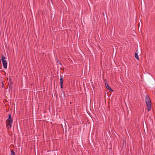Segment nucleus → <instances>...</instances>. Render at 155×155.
I'll return each instance as SVG.
<instances>
[{"instance_id": "nucleus-7", "label": "nucleus", "mask_w": 155, "mask_h": 155, "mask_svg": "<svg viewBox=\"0 0 155 155\" xmlns=\"http://www.w3.org/2000/svg\"><path fill=\"white\" fill-rule=\"evenodd\" d=\"M5 59H6V58L4 56V55H2L1 60H2V61H5Z\"/></svg>"}, {"instance_id": "nucleus-10", "label": "nucleus", "mask_w": 155, "mask_h": 155, "mask_svg": "<svg viewBox=\"0 0 155 155\" xmlns=\"http://www.w3.org/2000/svg\"><path fill=\"white\" fill-rule=\"evenodd\" d=\"M137 50H136V59L138 60H139V57L138 56V53L137 52Z\"/></svg>"}, {"instance_id": "nucleus-15", "label": "nucleus", "mask_w": 155, "mask_h": 155, "mask_svg": "<svg viewBox=\"0 0 155 155\" xmlns=\"http://www.w3.org/2000/svg\"><path fill=\"white\" fill-rule=\"evenodd\" d=\"M51 1H52V0H51Z\"/></svg>"}, {"instance_id": "nucleus-3", "label": "nucleus", "mask_w": 155, "mask_h": 155, "mask_svg": "<svg viewBox=\"0 0 155 155\" xmlns=\"http://www.w3.org/2000/svg\"><path fill=\"white\" fill-rule=\"evenodd\" d=\"M60 86L61 88V89L63 88V79L64 78V77L62 76H60Z\"/></svg>"}, {"instance_id": "nucleus-8", "label": "nucleus", "mask_w": 155, "mask_h": 155, "mask_svg": "<svg viewBox=\"0 0 155 155\" xmlns=\"http://www.w3.org/2000/svg\"><path fill=\"white\" fill-rule=\"evenodd\" d=\"M7 120H13V119L11 117V115L10 114L9 115L8 117V119H7Z\"/></svg>"}, {"instance_id": "nucleus-1", "label": "nucleus", "mask_w": 155, "mask_h": 155, "mask_svg": "<svg viewBox=\"0 0 155 155\" xmlns=\"http://www.w3.org/2000/svg\"><path fill=\"white\" fill-rule=\"evenodd\" d=\"M145 100L147 104V109L149 111L151 110V101L148 95H147L145 97Z\"/></svg>"}, {"instance_id": "nucleus-11", "label": "nucleus", "mask_w": 155, "mask_h": 155, "mask_svg": "<svg viewBox=\"0 0 155 155\" xmlns=\"http://www.w3.org/2000/svg\"><path fill=\"white\" fill-rule=\"evenodd\" d=\"M4 81H2V88H3V87H4Z\"/></svg>"}, {"instance_id": "nucleus-5", "label": "nucleus", "mask_w": 155, "mask_h": 155, "mask_svg": "<svg viewBox=\"0 0 155 155\" xmlns=\"http://www.w3.org/2000/svg\"><path fill=\"white\" fill-rule=\"evenodd\" d=\"M2 62L3 67L5 68H7V62L6 61H2Z\"/></svg>"}, {"instance_id": "nucleus-2", "label": "nucleus", "mask_w": 155, "mask_h": 155, "mask_svg": "<svg viewBox=\"0 0 155 155\" xmlns=\"http://www.w3.org/2000/svg\"><path fill=\"white\" fill-rule=\"evenodd\" d=\"M13 121L12 120H6V126L8 129L9 130L12 127V122Z\"/></svg>"}, {"instance_id": "nucleus-6", "label": "nucleus", "mask_w": 155, "mask_h": 155, "mask_svg": "<svg viewBox=\"0 0 155 155\" xmlns=\"http://www.w3.org/2000/svg\"><path fill=\"white\" fill-rule=\"evenodd\" d=\"M11 155H15V152L13 150H11Z\"/></svg>"}, {"instance_id": "nucleus-12", "label": "nucleus", "mask_w": 155, "mask_h": 155, "mask_svg": "<svg viewBox=\"0 0 155 155\" xmlns=\"http://www.w3.org/2000/svg\"><path fill=\"white\" fill-rule=\"evenodd\" d=\"M12 86H9V90H12Z\"/></svg>"}, {"instance_id": "nucleus-4", "label": "nucleus", "mask_w": 155, "mask_h": 155, "mask_svg": "<svg viewBox=\"0 0 155 155\" xmlns=\"http://www.w3.org/2000/svg\"><path fill=\"white\" fill-rule=\"evenodd\" d=\"M105 84L106 87L107 89H108L110 91H111L112 92L114 91V90L111 88L110 87L109 85L107 83V81L105 82Z\"/></svg>"}, {"instance_id": "nucleus-14", "label": "nucleus", "mask_w": 155, "mask_h": 155, "mask_svg": "<svg viewBox=\"0 0 155 155\" xmlns=\"http://www.w3.org/2000/svg\"><path fill=\"white\" fill-rule=\"evenodd\" d=\"M134 56H135V57L136 58V52H135L134 53Z\"/></svg>"}, {"instance_id": "nucleus-13", "label": "nucleus", "mask_w": 155, "mask_h": 155, "mask_svg": "<svg viewBox=\"0 0 155 155\" xmlns=\"http://www.w3.org/2000/svg\"><path fill=\"white\" fill-rule=\"evenodd\" d=\"M57 62L58 63H59L60 65H61V62H60V61L59 60H58L57 61Z\"/></svg>"}, {"instance_id": "nucleus-9", "label": "nucleus", "mask_w": 155, "mask_h": 155, "mask_svg": "<svg viewBox=\"0 0 155 155\" xmlns=\"http://www.w3.org/2000/svg\"><path fill=\"white\" fill-rule=\"evenodd\" d=\"M9 81L10 82L9 86H12L13 84V83L10 79H9Z\"/></svg>"}]
</instances>
